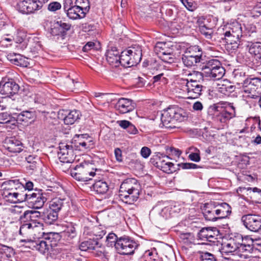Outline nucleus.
<instances>
[{"label":"nucleus","mask_w":261,"mask_h":261,"mask_svg":"<svg viewBox=\"0 0 261 261\" xmlns=\"http://www.w3.org/2000/svg\"><path fill=\"white\" fill-rule=\"evenodd\" d=\"M141 192V186L134 178L125 179L121 185L119 196L124 202L131 204L136 201Z\"/></svg>","instance_id":"1"},{"label":"nucleus","mask_w":261,"mask_h":261,"mask_svg":"<svg viewBox=\"0 0 261 261\" xmlns=\"http://www.w3.org/2000/svg\"><path fill=\"white\" fill-rule=\"evenodd\" d=\"M231 213L230 206L225 203L215 205L214 203H205L202 209L203 217L207 221H215L227 218Z\"/></svg>","instance_id":"2"},{"label":"nucleus","mask_w":261,"mask_h":261,"mask_svg":"<svg viewBox=\"0 0 261 261\" xmlns=\"http://www.w3.org/2000/svg\"><path fill=\"white\" fill-rule=\"evenodd\" d=\"M142 48L138 45H132L121 51V65L129 67L137 65L142 59Z\"/></svg>","instance_id":"3"},{"label":"nucleus","mask_w":261,"mask_h":261,"mask_svg":"<svg viewBox=\"0 0 261 261\" xmlns=\"http://www.w3.org/2000/svg\"><path fill=\"white\" fill-rule=\"evenodd\" d=\"M246 244L244 242L242 236L237 234L222 243L221 251L223 255L235 252L246 253Z\"/></svg>","instance_id":"4"},{"label":"nucleus","mask_w":261,"mask_h":261,"mask_svg":"<svg viewBox=\"0 0 261 261\" xmlns=\"http://www.w3.org/2000/svg\"><path fill=\"white\" fill-rule=\"evenodd\" d=\"M92 170L91 164L84 162L71 168L70 174L78 181H87L95 175V172Z\"/></svg>","instance_id":"5"},{"label":"nucleus","mask_w":261,"mask_h":261,"mask_svg":"<svg viewBox=\"0 0 261 261\" xmlns=\"http://www.w3.org/2000/svg\"><path fill=\"white\" fill-rule=\"evenodd\" d=\"M31 216L29 211H25L19 216V221L20 224L19 234L23 237H31L35 232V226L33 225Z\"/></svg>","instance_id":"6"},{"label":"nucleus","mask_w":261,"mask_h":261,"mask_svg":"<svg viewBox=\"0 0 261 261\" xmlns=\"http://www.w3.org/2000/svg\"><path fill=\"white\" fill-rule=\"evenodd\" d=\"M221 108L215 105L211 106L208 110V116L215 121L225 123L234 117V113H228L226 110L221 111Z\"/></svg>","instance_id":"7"},{"label":"nucleus","mask_w":261,"mask_h":261,"mask_svg":"<svg viewBox=\"0 0 261 261\" xmlns=\"http://www.w3.org/2000/svg\"><path fill=\"white\" fill-rule=\"evenodd\" d=\"M48 0H23L17 4L19 11L23 14H30L41 9Z\"/></svg>","instance_id":"8"},{"label":"nucleus","mask_w":261,"mask_h":261,"mask_svg":"<svg viewBox=\"0 0 261 261\" xmlns=\"http://www.w3.org/2000/svg\"><path fill=\"white\" fill-rule=\"evenodd\" d=\"M244 92L249 94L248 96L252 98H257L261 95V79L253 78L246 80L244 83Z\"/></svg>","instance_id":"9"},{"label":"nucleus","mask_w":261,"mask_h":261,"mask_svg":"<svg viewBox=\"0 0 261 261\" xmlns=\"http://www.w3.org/2000/svg\"><path fill=\"white\" fill-rule=\"evenodd\" d=\"M115 247L121 254H131L136 248V243L128 237H122L119 238L117 242L115 244Z\"/></svg>","instance_id":"10"},{"label":"nucleus","mask_w":261,"mask_h":261,"mask_svg":"<svg viewBox=\"0 0 261 261\" xmlns=\"http://www.w3.org/2000/svg\"><path fill=\"white\" fill-rule=\"evenodd\" d=\"M244 225L248 230L258 232L261 229V216L257 215H244L241 218Z\"/></svg>","instance_id":"11"},{"label":"nucleus","mask_w":261,"mask_h":261,"mask_svg":"<svg viewBox=\"0 0 261 261\" xmlns=\"http://www.w3.org/2000/svg\"><path fill=\"white\" fill-rule=\"evenodd\" d=\"M22 197H23V201H27L31 206L36 209L41 208L46 200V198L39 192H30L22 195Z\"/></svg>","instance_id":"12"},{"label":"nucleus","mask_w":261,"mask_h":261,"mask_svg":"<svg viewBox=\"0 0 261 261\" xmlns=\"http://www.w3.org/2000/svg\"><path fill=\"white\" fill-rule=\"evenodd\" d=\"M58 152L59 159L64 163H71L75 159L73 147L65 143H60Z\"/></svg>","instance_id":"13"},{"label":"nucleus","mask_w":261,"mask_h":261,"mask_svg":"<svg viewBox=\"0 0 261 261\" xmlns=\"http://www.w3.org/2000/svg\"><path fill=\"white\" fill-rule=\"evenodd\" d=\"M188 98L195 99L199 97L202 91L203 86L200 84L199 81L190 79V81L185 80Z\"/></svg>","instance_id":"14"},{"label":"nucleus","mask_w":261,"mask_h":261,"mask_svg":"<svg viewBox=\"0 0 261 261\" xmlns=\"http://www.w3.org/2000/svg\"><path fill=\"white\" fill-rule=\"evenodd\" d=\"M19 89V85L13 80L7 82H0V93L7 97H10L16 94Z\"/></svg>","instance_id":"15"},{"label":"nucleus","mask_w":261,"mask_h":261,"mask_svg":"<svg viewBox=\"0 0 261 261\" xmlns=\"http://www.w3.org/2000/svg\"><path fill=\"white\" fill-rule=\"evenodd\" d=\"M74 141L75 147L80 150L93 148L94 144L92 138L86 134L76 135Z\"/></svg>","instance_id":"16"},{"label":"nucleus","mask_w":261,"mask_h":261,"mask_svg":"<svg viewBox=\"0 0 261 261\" xmlns=\"http://www.w3.org/2000/svg\"><path fill=\"white\" fill-rule=\"evenodd\" d=\"M108 63L113 67H117L121 65V54L116 47L108 49L106 54Z\"/></svg>","instance_id":"17"},{"label":"nucleus","mask_w":261,"mask_h":261,"mask_svg":"<svg viewBox=\"0 0 261 261\" xmlns=\"http://www.w3.org/2000/svg\"><path fill=\"white\" fill-rule=\"evenodd\" d=\"M71 28V24L62 21H54L51 23L49 33L54 36L62 35L64 36L67 31Z\"/></svg>","instance_id":"18"},{"label":"nucleus","mask_w":261,"mask_h":261,"mask_svg":"<svg viewBox=\"0 0 261 261\" xmlns=\"http://www.w3.org/2000/svg\"><path fill=\"white\" fill-rule=\"evenodd\" d=\"M173 114H174L173 111L171 110L170 108L163 111L161 117L162 123L160 124V126L161 127H164L168 129L177 127L174 121H173Z\"/></svg>","instance_id":"19"},{"label":"nucleus","mask_w":261,"mask_h":261,"mask_svg":"<svg viewBox=\"0 0 261 261\" xmlns=\"http://www.w3.org/2000/svg\"><path fill=\"white\" fill-rule=\"evenodd\" d=\"M135 103L132 100L121 98H120L115 105L116 110L121 114H125L134 110Z\"/></svg>","instance_id":"20"},{"label":"nucleus","mask_w":261,"mask_h":261,"mask_svg":"<svg viewBox=\"0 0 261 261\" xmlns=\"http://www.w3.org/2000/svg\"><path fill=\"white\" fill-rule=\"evenodd\" d=\"M177 166L178 168H176L172 163L170 162L167 160L163 166V168H161L160 170L165 173L170 174L174 172L177 169H179L178 167H180L184 169H196L198 168V165L196 164L189 163L178 164H177Z\"/></svg>","instance_id":"21"},{"label":"nucleus","mask_w":261,"mask_h":261,"mask_svg":"<svg viewBox=\"0 0 261 261\" xmlns=\"http://www.w3.org/2000/svg\"><path fill=\"white\" fill-rule=\"evenodd\" d=\"M4 146L9 151L13 153H19L22 150V143L15 137L7 138Z\"/></svg>","instance_id":"22"},{"label":"nucleus","mask_w":261,"mask_h":261,"mask_svg":"<svg viewBox=\"0 0 261 261\" xmlns=\"http://www.w3.org/2000/svg\"><path fill=\"white\" fill-rule=\"evenodd\" d=\"M217 231L215 227H203L197 234L198 237L202 241L215 242L217 240L216 232Z\"/></svg>","instance_id":"23"},{"label":"nucleus","mask_w":261,"mask_h":261,"mask_svg":"<svg viewBox=\"0 0 261 261\" xmlns=\"http://www.w3.org/2000/svg\"><path fill=\"white\" fill-rule=\"evenodd\" d=\"M223 34L224 37L222 39L225 40L227 49L232 52L236 50L240 44V37L231 35L229 32H224Z\"/></svg>","instance_id":"24"},{"label":"nucleus","mask_w":261,"mask_h":261,"mask_svg":"<svg viewBox=\"0 0 261 261\" xmlns=\"http://www.w3.org/2000/svg\"><path fill=\"white\" fill-rule=\"evenodd\" d=\"M249 53L253 56L257 64H261V42H249L247 45Z\"/></svg>","instance_id":"25"},{"label":"nucleus","mask_w":261,"mask_h":261,"mask_svg":"<svg viewBox=\"0 0 261 261\" xmlns=\"http://www.w3.org/2000/svg\"><path fill=\"white\" fill-rule=\"evenodd\" d=\"M218 86L219 92L226 95H229L236 89L233 84L227 79L220 81Z\"/></svg>","instance_id":"26"},{"label":"nucleus","mask_w":261,"mask_h":261,"mask_svg":"<svg viewBox=\"0 0 261 261\" xmlns=\"http://www.w3.org/2000/svg\"><path fill=\"white\" fill-rule=\"evenodd\" d=\"M2 195L4 198L7 199V200L11 202L15 203L17 201L20 202L23 201L22 195H24V194H19L17 192H12L11 190L6 189V188L3 190Z\"/></svg>","instance_id":"27"},{"label":"nucleus","mask_w":261,"mask_h":261,"mask_svg":"<svg viewBox=\"0 0 261 261\" xmlns=\"http://www.w3.org/2000/svg\"><path fill=\"white\" fill-rule=\"evenodd\" d=\"M58 218V214L51 211L49 208L44 210L42 212V219L48 224H51L55 222Z\"/></svg>","instance_id":"28"},{"label":"nucleus","mask_w":261,"mask_h":261,"mask_svg":"<svg viewBox=\"0 0 261 261\" xmlns=\"http://www.w3.org/2000/svg\"><path fill=\"white\" fill-rule=\"evenodd\" d=\"M28 211L31 216V218L33 223V225L35 226V231L39 229H42L43 224L38 221V219L39 218H42V212L32 210Z\"/></svg>","instance_id":"29"},{"label":"nucleus","mask_w":261,"mask_h":261,"mask_svg":"<svg viewBox=\"0 0 261 261\" xmlns=\"http://www.w3.org/2000/svg\"><path fill=\"white\" fill-rule=\"evenodd\" d=\"M66 13L67 16L71 19H82L84 18L86 15V14H83L82 9L75 5Z\"/></svg>","instance_id":"30"},{"label":"nucleus","mask_w":261,"mask_h":261,"mask_svg":"<svg viewBox=\"0 0 261 261\" xmlns=\"http://www.w3.org/2000/svg\"><path fill=\"white\" fill-rule=\"evenodd\" d=\"M65 115L63 119L64 123L67 125H71L80 119V112L77 110H74Z\"/></svg>","instance_id":"31"},{"label":"nucleus","mask_w":261,"mask_h":261,"mask_svg":"<svg viewBox=\"0 0 261 261\" xmlns=\"http://www.w3.org/2000/svg\"><path fill=\"white\" fill-rule=\"evenodd\" d=\"M92 189L97 194H104L108 191L109 187L106 182L98 180L92 185Z\"/></svg>","instance_id":"32"},{"label":"nucleus","mask_w":261,"mask_h":261,"mask_svg":"<svg viewBox=\"0 0 261 261\" xmlns=\"http://www.w3.org/2000/svg\"><path fill=\"white\" fill-rule=\"evenodd\" d=\"M171 110L173 111L172 116L173 117V120L176 125L177 122H181L187 118V114L185 111L180 108L177 107L170 108Z\"/></svg>","instance_id":"33"},{"label":"nucleus","mask_w":261,"mask_h":261,"mask_svg":"<svg viewBox=\"0 0 261 261\" xmlns=\"http://www.w3.org/2000/svg\"><path fill=\"white\" fill-rule=\"evenodd\" d=\"M99 245L98 242L95 240L89 239L82 242L79 246L81 251H86L95 250L96 246Z\"/></svg>","instance_id":"34"},{"label":"nucleus","mask_w":261,"mask_h":261,"mask_svg":"<svg viewBox=\"0 0 261 261\" xmlns=\"http://www.w3.org/2000/svg\"><path fill=\"white\" fill-rule=\"evenodd\" d=\"M33 248L41 253L45 254L49 250L50 244L44 240H38L33 243Z\"/></svg>","instance_id":"35"},{"label":"nucleus","mask_w":261,"mask_h":261,"mask_svg":"<svg viewBox=\"0 0 261 261\" xmlns=\"http://www.w3.org/2000/svg\"><path fill=\"white\" fill-rule=\"evenodd\" d=\"M64 206V200L54 199L50 202L49 209L58 214L59 212Z\"/></svg>","instance_id":"36"},{"label":"nucleus","mask_w":261,"mask_h":261,"mask_svg":"<svg viewBox=\"0 0 261 261\" xmlns=\"http://www.w3.org/2000/svg\"><path fill=\"white\" fill-rule=\"evenodd\" d=\"M225 71L224 68L221 65L215 69H214V70H211L205 74L207 76L213 78L214 80H217L221 79L224 76Z\"/></svg>","instance_id":"37"},{"label":"nucleus","mask_w":261,"mask_h":261,"mask_svg":"<svg viewBox=\"0 0 261 261\" xmlns=\"http://www.w3.org/2000/svg\"><path fill=\"white\" fill-rule=\"evenodd\" d=\"M182 61L185 66L187 67H191L196 65L197 63L201 62L202 60L199 59L198 57L196 58L194 57H191V56L184 54L182 57Z\"/></svg>","instance_id":"38"},{"label":"nucleus","mask_w":261,"mask_h":261,"mask_svg":"<svg viewBox=\"0 0 261 261\" xmlns=\"http://www.w3.org/2000/svg\"><path fill=\"white\" fill-rule=\"evenodd\" d=\"M221 65L220 61L216 59H212L208 61L205 65H204L202 69L204 71L205 73L210 72L211 70H214L217 67L220 66Z\"/></svg>","instance_id":"39"},{"label":"nucleus","mask_w":261,"mask_h":261,"mask_svg":"<svg viewBox=\"0 0 261 261\" xmlns=\"http://www.w3.org/2000/svg\"><path fill=\"white\" fill-rule=\"evenodd\" d=\"M245 249L246 253H252L254 250L261 252V243H257L256 241L250 238L248 240Z\"/></svg>","instance_id":"40"},{"label":"nucleus","mask_w":261,"mask_h":261,"mask_svg":"<svg viewBox=\"0 0 261 261\" xmlns=\"http://www.w3.org/2000/svg\"><path fill=\"white\" fill-rule=\"evenodd\" d=\"M185 54L191 56V57H194L195 58H199V59L202 60V50L198 46H191L188 47L185 51Z\"/></svg>","instance_id":"41"},{"label":"nucleus","mask_w":261,"mask_h":261,"mask_svg":"<svg viewBox=\"0 0 261 261\" xmlns=\"http://www.w3.org/2000/svg\"><path fill=\"white\" fill-rule=\"evenodd\" d=\"M25 160L27 162L26 168L32 170H34L37 168L39 162V159L37 156L31 155L26 157Z\"/></svg>","instance_id":"42"},{"label":"nucleus","mask_w":261,"mask_h":261,"mask_svg":"<svg viewBox=\"0 0 261 261\" xmlns=\"http://www.w3.org/2000/svg\"><path fill=\"white\" fill-rule=\"evenodd\" d=\"M225 32H229L231 35L237 37L242 36V28L241 24L238 22L233 23Z\"/></svg>","instance_id":"43"},{"label":"nucleus","mask_w":261,"mask_h":261,"mask_svg":"<svg viewBox=\"0 0 261 261\" xmlns=\"http://www.w3.org/2000/svg\"><path fill=\"white\" fill-rule=\"evenodd\" d=\"M75 5L82 9L83 14H87L90 10L89 0H75Z\"/></svg>","instance_id":"44"},{"label":"nucleus","mask_w":261,"mask_h":261,"mask_svg":"<svg viewBox=\"0 0 261 261\" xmlns=\"http://www.w3.org/2000/svg\"><path fill=\"white\" fill-rule=\"evenodd\" d=\"M200 32L207 39L212 37L213 30L212 28L206 27L205 24H200L199 27Z\"/></svg>","instance_id":"45"},{"label":"nucleus","mask_w":261,"mask_h":261,"mask_svg":"<svg viewBox=\"0 0 261 261\" xmlns=\"http://www.w3.org/2000/svg\"><path fill=\"white\" fill-rule=\"evenodd\" d=\"M11 61H13L14 64L23 67H27L29 65V63L25 59L20 56H16Z\"/></svg>","instance_id":"46"},{"label":"nucleus","mask_w":261,"mask_h":261,"mask_svg":"<svg viewBox=\"0 0 261 261\" xmlns=\"http://www.w3.org/2000/svg\"><path fill=\"white\" fill-rule=\"evenodd\" d=\"M161 59L164 62L172 63L175 60V55L174 53H167V54H159Z\"/></svg>","instance_id":"47"},{"label":"nucleus","mask_w":261,"mask_h":261,"mask_svg":"<svg viewBox=\"0 0 261 261\" xmlns=\"http://www.w3.org/2000/svg\"><path fill=\"white\" fill-rule=\"evenodd\" d=\"M170 158L168 156H164L162 158L160 156H156L154 159L155 162L153 164L158 168L161 169V168H163V166L164 165L165 163L167 162V160H169Z\"/></svg>","instance_id":"48"},{"label":"nucleus","mask_w":261,"mask_h":261,"mask_svg":"<svg viewBox=\"0 0 261 261\" xmlns=\"http://www.w3.org/2000/svg\"><path fill=\"white\" fill-rule=\"evenodd\" d=\"M159 48L158 54H167V53H174V51L171 48H167L166 44L163 43H158L155 46V49L158 50V49Z\"/></svg>","instance_id":"49"},{"label":"nucleus","mask_w":261,"mask_h":261,"mask_svg":"<svg viewBox=\"0 0 261 261\" xmlns=\"http://www.w3.org/2000/svg\"><path fill=\"white\" fill-rule=\"evenodd\" d=\"M9 215L12 216H20L22 214V208L19 206L15 205L13 207L8 208Z\"/></svg>","instance_id":"50"},{"label":"nucleus","mask_w":261,"mask_h":261,"mask_svg":"<svg viewBox=\"0 0 261 261\" xmlns=\"http://www.w3.org/2000/svg\"><path fill=\"white\" fill-rule=\"evenodd\" d=\"M181 3L190 11H193L196 9V5L191 0H180Z\"/></svg>","instance_id":"51"},{"label":"nucleus","mask_w":261,"mask_h":261,"mask_svg":"<svg viewBox=\"0 0 261 261\" xmlns=\"http://www.w3.org/2000/svg\"><path fill=\"white\" fill-rule=\"evenodd\" d=\"M119 238H117V236L114 233H110L107 237V242H108V245L110 246H115V244L117 242Z\"/></svg>","instance_id":"52"},{"label":"nucleus","mask_w":261,"mask_h":261,"mask_svg":"<svg viewBox=\"0 0 261 261\" xmlns=\"http://www.w3.org/2000/svg\"><path fill=\"white\" fill-rule=\"evenodd\" d=\"M201 259L202 261H218L214 255L208 252L203 253Z\"/></svg>","instance_id":"53"},{"label":"nucleus","mask_w":261,"mask_h":261,"mask_svg":"<svg viewBox=\"0 0 261 261\" xmlns=\"http://www.w3.org/2000/svg\"><path fill=\"white\" fill-rule=\"evenodd\" d=\"M11 118L10 115L7 112L0 113V123H7L10 122Z\"/></svg>","instance_id":"54"},{"label":"nucleus","mask_w":261,"mask_h":261,"mask_svg":"<svg viewBox=\"0 0 261 261\" xmlns=\"http://www.w3.org/2000/svg\"><path fill=\"white\" fill-rule=\"evenodd\" d=\"M61 8V5L60 3L57 2H54L50 3L48 5V10L49 11L55 12Z\"/></svg>","instance_id":"55"},{"label":"nucleus","mask_w":261,"mask_h":261,"mask_svg":"<svg viewBox=\"0 0 261 261\" xmlns=\"http://www.w3.org/2000/svg\"><path fill=\"white\" fill-rule=\"evenodd\" d=\"M18 116L22 121H27L28 119H31L32 117L33 113L30 111H23Z\"/></svg>","instance_id":"56"},{"label":"nucleus","mask_w":261,"mask_h":261,"mask_svg":"<svg viewBox=\"0 0 261 261\" xmlns=\"http://www.w3.org/2000/svg\"><path fill=\"white\" fill-rule=\"evenodd\" d=\"M73 1L74 0H64L63 9L65 12L74 6Z\"/></svg>","instance_id":"57"},{"label":"nucleus","mask_w":261,"mask_h":261,"mask_svg":"<svg viewBox=\"0 0 261 261\" xmlns=\"http://www.w3.org/2000/svg\"><path fill=\"white\" fill-rule=\"evenodd\" d=\"M151 150L147 147H143L141 150V154L144 158H148L149 156Z\"/></svg>","instance_id":"58"},{"label":"nucleus","mask_w":261,"mask_h":261,"mask_svg":"<svg viewBox=\"0 0 261 261\" xmlns=\"http://www.w3.org/2000/svg\"><path fill=\"white\" fill-rule=\"evenodd\" d=\"M193 109L195 111H201L202 110L203 107L202 103L200 101H196L193 105Z\"/></svg>","instance_id":"59"},{"label":"nucleus","mask_w":261,"mask_h":261,"mask_svg":"<svg viewBox=\"0 0 261 261\" xmlns=\"http://www.w3.org/2000/svg\"><path fill=\"white\" fill-rule=\"evenodd\" d=\"M95 43L93 42H88L83 47V50L85 52L88 51L94 48Z\"/></svg>","instance_id":"60"},{"label":"nucleus","mask_w":261,"mask_h":261,"mask_svg":"<svg viewBox=\"0 0 261 261\" xmlns=\"http://www.w3.org/2000/svg\"><path fill=\"white\" fill-rule=\"evenodd\" d=\"M65 231H66L67 233H71L72 236L76 237V236L75 228L71 224H70L69 226H68Z\"/></svg>","instance_id":"61"},{"label":"nucleus","mask_w":261,"mask_h":261,"mask_svg":"<svg viewBox=\"0 0 261 261\" xmlns=\"http://www.w3.org/2000/svg\"><path fill=\"white\" fill-rule=\"evenodd\" d=\"M119 123V125L123 128L127 129L129 126L132 123L129 121L127 120H121L118 122Z\"/></svg>","instance_id":"62"},{"label":"nucleus","mask_w":261,"mask_h":261,"mask_svg":"<svg viewBox=\"0 0 261 261\" xmlns=\"http://www.w3.org/2000/svg\"><path fill=\"white\" fill-rule=\"evenodd\" d=\"M115 155L117 161L121 162L122 161L121 150L119 148H116L115 150Z\"/></svg>","instance_id":"63"},{"label":"nucleus","mask_w":261,"mask_h":261,"mask_svg":"<svg viewBox=\"0 0 261 261\" xmlns=\"http://www.w3.org/2000/svg\"><path fill=\"white\" fill-rule=\"evenodd\" d=\"M190 159L194 162H199L200 160V157L198 153H192L189 156Z\"/></svg>","instance_id":"64"}]
</instances>
